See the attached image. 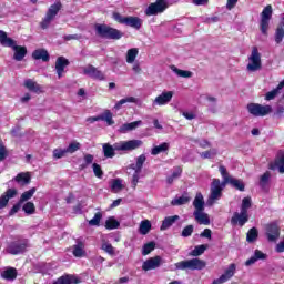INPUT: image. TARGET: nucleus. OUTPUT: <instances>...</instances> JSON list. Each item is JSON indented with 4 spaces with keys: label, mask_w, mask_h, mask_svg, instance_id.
Instances as JSON below:
<instances>
[{
    "label": "nucleus",
    "mask_w": 284,
    "mask_h": 284,
    "mask_svg": "<svg viewBox=\"0 0 284 284\" xmlns=\"http://www.w3.org/2000/svg\"><path fill=\"white\" fill-rule=\"evenodd\" d=\"M172 72H174L178 77H181L182 79H191L192 71H185L176 68V65H171Z\"/></svg>",
    "instance_id": "nucleus-39"
},
{
    "label": "nucleus",
    "mask_w": 284,
    "mask_h": 284,
    "mask_svg": "<svg viewBox=\"0 0 284 284\" xmlns=\"http://www.w3.org/2000/svg\"><path fill=\"white\" fill-rule=\"evenodd\" d=\"M256 239H258V230L256 227H252L246 234V241L247 243H254Z\"/></svg>",
    "instance_id": "nucleus-45"
},
{
    "label": "nucleus",
    "mask_w": 284,
    "mask_h": 284,
    "mask_svg": "<svg viewBox=\"0 0 284 284\" xmlns=\"http://www.w3.org/2000/svg\"><path fill=\"white\" fill-rule=\"evenodd\" d=\"M154 247H156V243L154 242H149L144 244L142 247V256H148V254L154 252Z\"/></svg>",
    "instance_id": "nucleus-50"
},
{
    "label": "nucleus",
    "mask_w": 284,
    "mask_h": 284,
    "mask_svg": "<svg viewBox=\"0 0 284 284\" xmlns=\"http://www.w3.org/2000/svg\"><path fill=\"white\" fill-rule=\"evenodd\" d=\"M2 278H6L7 281H14L17 278V268L9 267L2 273Z\"/></svg>",
    "instance_id": "nucleus-40"
},
{
    "label": "nucleus",
    "mask_w": 284,
    "mask_h": 284,
    "mask_svg": "<svg viewBox=\"0 0 284 284\" xmlns=\"http://www.w3.org/2000/svg\"><path fill=\"white\" fill-rule=\"evenodd\" d=\"M139 125H143V121L139 120L131 123H124L120 126L119 132L120 134H128V132H132V130H136Z\"/></svg>",
    "instance_id": "nucleus-21"
},
{
    "label": "nucleus",
    "mask_w": 284,
    "mask_h": 284,
    "mask_svg": "<svg viewBox=\"0 0 284 284\" xmlns=\"http://www.w3.org/2000/svg\"><path fill=\"white\" fill-rule=\"evenodd\" d=\"M13 181H16V183H18L19 185H30V181H31V178H30V173L28 172H21L19 173L14 179Z\"/></svg>",
    "instance_id": "nucleus-30"
},
{
    "label": "nucleus",
    "mask_w": 284,
    "mask_h": 284,
    "mask_svg": "<svg viewBox=\"0 0 284 284\" xmlns=\"http://www.w3.org/2000/svg\"><path fill=\"white\" fill-rule=\"evenodd\" d=\"M23 212H26L28 215L30 214H34V212H37V207L34 206V203L32 202H27L23 206H22Z\"/></svg>",
    "instance_id": "nucleus-53"
},
{
    "label": "nucleus",
    "mask_w": 284,
    "mask_h": 284,
    "mask_svg": "<svg viewBox=\"0 0 284 284\" xmlns=\"http://www.w3.org/2000/svg\"><path fill=\"white\" fill-rule=\"evenodd\" d=\"M263 68V63L261 61V52H258V48L253 47L251 55L248 57V64L246 65L247 72H258Z\"/></svg>",
    "instance_id": "nucleus-8"
},
{
    "label": "nucleus",
    "mask_w": 284,
    "mask_h": 284,
    "mask_svg": "<svg viewBox=\"0 0 284 284\" xmlns=\"http://www.w3.org/2000/svg\"><path fill=\"white\" fill-rule=\"evenodd\" d=\"M21 205H23V203H21L20 201L17 204H14L9 212V216H14V214H17L19 210H21Z\"/></svg>",
    "instance_id": "nucleus-62"
},
{
    "label": "nucleus",
    "mask_w": 284,
    "mask_h": 284,
    "mask_svg": "<svg viewBox=\"0 0 284 284\" xmlns=\"http://www.w3.org/2000/svg\"><path fill=\"white\" fill-rule=\"evenodd\" d=\"M193 206L195 209V212H203V210H205V200L203 199V194L197 193L195 195Z\"/></svg>",
    "instance_id": "nucleus-31"
},
{
    "label": "nucleus",
    "mask_w": 284,
    "mask_h": 284,
    "mask_svg": "<svg viewBox=\"0 0 284 284\" xmlns=\"http://www.w3.org/2000/svg\"><path fill=\"white\" fill-rule=\"evenodd\" d=\"M193 215L195 221L200 223V225H210V215L203 211H194Z\"/></svg>",
    "instance_id": "nucleus-26"
},
{
    "label": "nucleus",
    "mask_w": 284,
    "mask_h": 284,
    "mask_svg": "<svg viewBox=\"0 0 284 284\" xmlns=\"http://www.w3.org/2000/svg\"><path fill=\"white\" fill-rule=\"evenodd\" d=\"M179 215L168 216L162 221V225L160 227L161 232H165V230H170L176 221H179Z\"/></svg>",
    "instance_id": "nucleus-28"
},
{
    "label": "nucleus",
    "mask_w": 284,
    "mask_h": 284,
    "mask_svg": "<svg viewBox=\"0 0 284 284\" xmlns=\"http://www.w3.org/2000/svg\"><path fill=\"white\" fill-rule=\"evenodd\" d=\"M80 39H83L82 34H68L64 36V41H79Z\"/></svg>",
    "instance_id": "nucleus-63"
},
{
    "label": "nucleus",
    "mask_w": 284,
    "mask_h": 284,
    "mask_svg": "<svg viewBox=\"0 0 284 284\" xmlns=\"http://www.w3.org/2000/svg\"><path fill=\"white\" fill-rule=\"evenodd\" d=\"M136 57H139V49H129L126 52V63H134V61H136Z\"/></svg>",
    "instance_id": "nucleus-42"
},
{
    "label": "nucleus",
    "mask_w": 284,
    "mask_h": 284,
    "mask_svg": "<svg viewBox=\"0 0 284 284\" xmlns=\"http://www.w3.org/2000/svg\"><path fill=\"white\" fill-rule=\"evenodd\" d=\"M83 74L90 77L91 79H97L98 81H103V79H105L103 72L99 71V69H97L94 65H88L84 68Z\"/></svg>",
    "instance_id": "nucleus-16"
},
{
    "label": "nucleus",
    "mask_w": 284,
    "mask_h": 284,
    "mask_svg": "<svg viewBox=\"0 0 284 284\" xmlns=\"http://www.w3.org/2000/svg\"><path fill=\"white\" fill-rule=\"evenodd\" d=\"M125 103H139V98L126 97L124 99H121L120 101L116 102V104L114 105V109L121 110V106L125 105Z\"/></svg>",
    "instance_id": "nucleus-36"
},
{
    "label": "nucleus",
    "mask_w": 284,
    "mask_h": 284,
    "mask_svg": "<svg viewBox=\"0 0 284 284\" xmlns=\"http://www.w3.org/2000/svg\"><path fill=\"white\" fill-rule=\"evenodd\" d=\"M121 190H123V180H121V179L112 180L111 192H113V194H119V192H121Z\"/></svg>",
    "instance_id": "nucleus-38"
},
{
    "label": "nucleus",
    "mask_w": 284,
    "mask_h": 284,
    "mask_svg": "<svg viewBox=\"0 0 284 284\" xmlns=\"http://www.w3.org/2000/svg\"><path fill=\"white\" fill-rule=\"evenodd\" d=\"M193 233L194 225H187L182 230L181 236H183V239H187V236H192Z\"/></svg>",
    "instance_id": "nucleus-58"
},
{
    "label": "nucleus",
    "mask_w": 284,
    "mask_h": 284,
    "mask_svg": "<svg viewBox=\"0 0 284 284\" xmlns=\"http://www.w3.org/2000/svg\"><path fill=\"white\" fill-rule=\"evenodd\" d=\"M98 116L100 121H105L108 125H114V120L112 119V112H110V110L104 111V113Z\"/></svg>",
    "instance_id": "nucleus-41"
},
{
    "label": "nucleus",
    "mask_w": 284,
    "mask_h": 284,
    "mask_svg": "<svg viewBox=\"0 0 284 284\" xmlns=\"http://www.w3.org/2000/svg\"><path fill=\"white\" fill-rule=\"evenodd\" d=\"M120 225H121V223L119 221H116V219H114L113 216L109 217L105 221L106 230H116V229H119Z\"/></svg>",
    "instance_id": "nucleus-46"
},
{
    "label": "nucleus",
    "mask_w": 284,
    "mask_h": 284,
    "mask_svg": "<svg viewBox=\"0 0 284 284\" xmlns=\"http://www.w3.org/2000/svg\"><path fill=\"white\" fill-rule=\"evenodd\" d=\"M65 150H67V154H74V152H77L78 150H81V143L71 142Z\"/></svg>",
    "instance_id": "nucleus-54"
},
{
    "label": "nucleus",
    "mask_w": 284,
    "mask_h": 284,
    "mask_svg": "<svg viewBox=\"0 0 284 284\" xmlns=\"http://www.w3.org/2000/svg\"><path fill=\"white\" fill-rule=\"evenodd\" d=\"M95 34L101 39H111L114 41H119L123 37V32L119 31L115 28H112L108 24H99L94 26Z\"/></svg>",
    "instance_id": "nucleus-3"
},
{
    "label": "nucleus",
    "mask_w": 284,
    "mask_h": 284,
    "mask_svg": "<svg viewBox=\"0 0 284 284\" xmlns=\"http://www.w3.org/2000/svg\"><path fill=\"white\" fill-rule=\"evenodd\" d=\"M172 97H174V92L164 91L154 99L153 105H168L172 101Z\"/></svg>",
    "instance_id": "nucleus-17"
},
{
    "label": "nucleus",
    "mask_w": 284,
    "mask_h": 284,
    "mask_svg": "<svg viewBox=\"0 0 284 284\" xmlns=\"http://www.w3.org/2000/svg\"><path fill=\"white\" fill-rule=\"evenodd\" d=\"M216 154H219V151L216 149H211L200 153V156L201 159H213V156H216Z\"/></svg>",
    "instance_id": "nucleus-55"
},
{
    "label": "nucleus",
    "mask_w": 284,
    "mask_h": 284,
    "mask_svg": "<svg viewBox=\"0 0 284 284\" xmlns=\"http://www.w3.org/2000/svg\"><path fill=\"white\" fill-rule=\"evenodd\" d=\"M247 110L252 116H267V114H272V105L270 104L250 103L247 104Z\"/></svg>",
    "instance_id": "nucleus-9"
},
{
    "label": "nucleus",
    "mask_w": 284,
    "mask_h": 284,
    "mask_svg": "<svg viewBox=\"0 0 284 284\" xmlns=\"http://www.w3.org/2000/svg\"><path fill=\"white\" fill-rule=\"evenodd\" d=\"M81 280L74 275H63L59 277L53 284H79Z\"/></svg>",
    "instance_id": "nucleus-23"
},
{
    "label": "nucleus",
    "mask_w": 284,
    "mask_h": 284,
    "mask_svg": "<svg viewBox=\"0 0 284 284\" xmlns=\"http://www.w3.org/2000/svg\"><path fill=\"white\" fill-rule=\"evenodd\" d=\"M72 254L75 256V258H83V256H85V244L78 241L77 244L73 245Z\"/></svg>",
    "instance_id": "nucleus-27"
},
{
    "label": "nucleus",
    "mask_w": 284,
    "mask_h": 284,
    "mask_svg": "<svg viewBox=\"0 0 284 284\" xmlns=\"http://www.w3.org/2000/svg\"><path fill=\"white\" fill-rule=\"evenodd\" d=\"M145 161H148V156H145V154H141L135 159V164H131L126 168L128 174H130V170H133V175L131 180L133 190H136V185H139L140 174L143 170Z\"/></svg>",
    "instance_id": "nucleus-5"
},
{
    "label": "nucleus",
    "mask_w": 284,
    "mask_h": 284,
    "mask_svg": "<svg viewBox=\"0 0 284 284\" xmlns=\"http://www.w3.org/2000/svg\"><path fill=\"white\" fill-rule=\"evenodd\" d=\"M252 207V197H244L242 200V205H241V211L242 212H247Z\"/></svg>",
    "instance_id": "nucleus-57"
},
{
    "label": "nucleus",
    "mask_w": 284,
    "mask_h": 284,
    "mask_svg": "<svg viewBox=\"0 0 284 284\" xmlns=\"http://www.w3.org/2000/svg\"><path fill=\"white\" fill-rule=\"evenodd\" d=\"M28 248V241H14L11 242L8 247L7 252L8 254H12L13 256H17V254H23L26 250Z\"/></svg>",
    "instance_id": "nucleus-11"
},
{
    "label": "nucleus",
    "mask_w": 284,
    "mask_h": 284,
    "mask_svg": "<svg viewBox=\"0 0 284 284\" xmlns=\"http://www.w3.org/2000/svg\"><path fill=\"white\" fill-rule=\"evenodd\" d=\"M61 8H63L61 0H57L53 4L49 7L44 18L40 22V28H42V30H48V28H50V23H52V21L57 19V14H59Z\"/></svg>",
    "instance_id": "nucleus-6"
},
{
    "label": "nucleus",
    "mask_w": 284,
    "mask_h": 284,
    "mask_svg": "<svg viewBox=\"0 0 284 284\" xmlns=\"http://www.w3.org/2000/svg\"><path fill=\"white\" fill-rule=\"evenodd\" d=\"M168 150H170V144L168 142H163L160 145L153 146L151 150V154H152V156H156V155L161 154L162 152H168Z\"/></svg>",
    "instance_id": "nucleus-35"
},
{
    "label": "nucleus",
    "mask_w": 284,
    "mask_h": 284,
    "mask_svg": "<svg viewBox=\"0 0 284 284\" xmlns=\"http://www.w3.org/2000/svg\"><path fill=\"white\" fill-rule=\"evenodd\" d=\"M163 264V258L161 256L150 257L149 260L144 261L142 264L143 272H150V270H156L161 267Z\"/></svg>",
    "instance_id": "nucleus-14"
},
{
    "label": "nucleus",
    "mask_w": 284,
    "mask_h": 284,
    "mask_svg": "<svg viewBox=\"0 0 284 284\" xmlns=\"http://www.w3.org/2000/svg\"><path fill=\"white\" fill-rule=\"evenodd\" d=\"M114 21H118V23H122L123 26H128L129 28H133L134 30H141V27L143 26V20L139 17H123L120 13L115 12L113 13Z\"/></svg>",
    "instance_id": "nucleus-7"
},
{
    "label": "nucleus",
    "mask_w": 284,
    "mask_h": 284,
    "mask_svg": "<svg viewBox=\"0 0 284 284\" xmlns=\"http://www.w3.org/2000/svg\"><path fill=\"white\" fill-rule=\"evenodd\" d=\"M270 179H272V173H270V171H266L263 175L260 176L258 185L265 192L270 190Z\"/></svg>",
    "instance_id": "nucleus-29"
},
{
    "label": "nucleus",
    "mask_w": 284,
    "mask_h": 284,
    "mask_svg": "<svg viewBox=\"0 0 284 284\" xmlns=\"http://www.w3.org/2000/svg\"><path fill=\"white\" fill-rule=\"evenodd\" d=\"M227 184L235 190H239L240 192H245V183H243V180L231 176V179L227 181Z\"/></svg>",
    "instance_id": "nucleus-34"
},
{
    "label": "nucleus",
    "mask_w": 284,
    "mask_h": 284,
    "mask_svg": "<svg viewBox=\"0 0 284 284\" xmlns=\"http://www.w3.org/2000/svg\"><path fill=\"white\" fill-rule=\"evenodd\" d=\"M101 250H103V252H105L106 254H109V256H115L116 255V250L114 248V246H112L109 242L103 241L102 245H101Z\"/></svg>",
    "instance_id": "nucleus-43"
},
{
    "label": "nucleus",
    "mask_w": 284,
    "mask_h": 284,
    "mask_svg": "<svg viewBox=\"0 0 284 284\" xmlns=\"http://www.w3.org/2000/svg\"><path fill=\"white\" fill-rule=\"evenodd\" d=\"M68 154L65 149H55L53 150V159H63Z\"/></svg>",
    "instance_id": "nucleus-61"
},
{
    "label": "nucleus",
    "mask_w": 284,
    "mask_h": 284,
    "mask_svg": "<svg viewBox=\"0 0 284 284\" xmlns=\"http://www.w3.org/2000/svg\"><path fill=\"white\" fill-rule=\"evenodd\" d=\"M18 192L17 189H9L7 190L1 196H0V210H3L8 206V203L10 202V199H14L17 196Z\"/></svg>",
    "instance_id": "nucleus-18"
},
{
    "label": "nucleus",
    "mask_w": 284,
    "mask_h": 284,
    "mask_svg": "<svg viewBox=\"0 0 284 284\" xmlns=\"http://www.w3.org/2000/svg\"><path fill=\"white\" fill-rule=\"evenodd\" d=\"M183 170L181 168H176L173 173L168 176L166 179V183H169V185H172V183H174V181H176V179H179V176H181Z\"/></svg>",
    "instance_id": "nucleus-49"
},
{
    "label": "nucleus",
    "mask_w": 284,
    "mask_h": 284,
    "mask_svg": "<svg viewBox=\"0 0 284 284\" xmlns=\"http://www.w3.org/2000/svg\"><path fill=\"white\" fill-rule=\"evenodd\" d=\"M37 192V187H32L29 191H26L21 194L19 202L26 203V201H30L32 196H34V193Z\"/></svg>",
    "instance_id": "nucleus-44"
},
{
    "label": "nucleus",
    "mask_w": 284,
    "mask_h": 284,
    "mask_svg": "<svg viewBox=\"0 0 284 284\" xmlns=\"http://www.w3.org/2000/svg\"><path fill=\"white\" fill-rule=\"evenodd\" d=\"M102 219H103V214L101 212H98L94 214L93 219L89 221V225L98 227Z\"/></svg>",
    "instance_id": "nucleus-52"
},
{
    "label": "nucleus",
    "mask_w": 284,
    "mask_h": 284,
    "mask_svg": "<svg viewBox=\"0 0 284 284\" xmlns=\"http://www.w3.org/2000/svg\"><path fill=\"white\" fill-rule=\"evenodd\" d=\"M234 274H236V264H231V265H229V267L225 270L224 274H222V276H223L226 281H230V278H232V276H234Z\"/></svg>",
    "instance_id": "nucleus-47"
},
{
    "label": "nucleus",
    "mask_w": 284,
    "mask_h": 284,
    "mask_svg": "<svg viewBox=\"0 0 284 284\" xmlns=\"http://www.w3.org/2000/svg\"><path fill=\"white\" fill-rule=\"evenodd\" d=\"M0 44L3 45V48L12 49L17 45V41L8 37V33L6 31L0 30Z\"/></svg>",
    "instance_id": "nucleus-20"
},
{
    "label": "nucleus",
    "mask_w": 284,
    "mask_h": 284,
    "mask_svg": "<svg viewBox=\"0 0 284 284\" xmlns=\"http://www.w3.org/2000/svg\"><path fill=\"white\" fill-rule=\"evenodd\" d=\"M6 156H8V151L6 150V145L0 143V161H6Z\"/></svg>",
    "instance_id": "nucleus-64"
},
{
    "label": "nucleus",
    "mask_w": 284,
    "mask_h": 284,
    "mask_svg": "<svg viewBox=\"0 0 284 284\" xmlns=\"http://www.w3.org/2000/svg\"><path fill=\"white\" fill-rule=\"evenodd\" d=\"M190 203V196L182 195L171 201V205H187Z\"/></svg>",
    "instance_id": "nucleus-48"
},
{
    "label": "nucleus",
    "mask_w": 284,
    "mask_h": 284,
    "mask_svg": "<svg viewBox=\"0 0 284 284\" xmlns=\"http://www.w3.org/2000/svg\"><path fill=\"white\" fill-rule=\"evenodd\" d=\"M220 173L223 181L221 182L219 179H213L211 183L210 195L206 201V204L210 206L214 205L216 201H220L221 196H223V190H225L227 185V181L232 178V175L227 173V169L223 165L220 166Z\"/></svg>",
    "instance_id": "nucleus-2"
},
{
    "label": "nucleus",
    "mask_w": 284,
    "mask_h": 284,
    "mask_svg": "<svg viewBox=\"0 0 284 284\" xmlns=\"http://www.w3.org/2000/svg\"><path fill=\"white\" fill-rule=\"evenodd\" d=\"M70 65V61L65 59L64 57H59L55 61V71L58 74V79H61L63 77V72H65V68Z\"/></svg>",
    "instance_id": "nucleus-19"
},
{
    "label": "nucleus",
    "mask_w": 284,
    "mask_h": 284,
    "mask_svg": "<svg viewBox=\"0 0 284 284\" xmlns=\"http://www.w3.org/2000/svg\"><path fill=\"white\" fill-rule=\"evenodd\" d=\"M93 173L98 179H103V170L101 169V165L98 163H93Z\"/></svg>",
    "instance_id": "nucleus-60"
},
{
    "label": "nucleus",
    "mask_w": 284,
    "mask_h": 284,
    "mask_svg": "<svg viewBox=\"0 0 284 284\" xmlns=\"http://www.w3.org/2000/svg\"><path fill=\"white\" fill-rule=\"evenodd\" d=\"M270 19H272V6H266L261 14V32L262 34H267L270 30Z\"/></svg>",
    "instance_id": "nucleus-12"
},
{
    "label": "nucleus",
    "mask_w": 284,
    "mask_h": 284,
    "mask_svg": "<svg viewBox=\"0 0 284 284\" xmlns=\"http://www.w3.org/2000/svg\"><path fill=\"white\" fill-rule=\"evenodd\" d=\"M270 170H277L280 174H284V155L278 156L270 164Z\"/></svg>",
    "instance_id": "nucleus-32"
},
{
    "label": "nucleus",
    "mask_w": 284,
    "mask_h": 284,
    "mask_svg": "<svg viewBox=\"0 0 284 284\" xmlns=\"http://www.w3.org/2000/svg\"><path fill=\"white\" fill-rule=\"evenodd\" d=\"M32 59H36V61H50V53H48V50L45 49H37L32 53Z\"/></svg>",
    "instance_id": "nucleus-22"
},
{
    "label": "nucleus",
    "mask_w": 284,
    "mask_h": 284,
    "mask_svg": "<svg viewBox=\"0 0 284 284\" xmlns=\"http://www.w3.org/2000/svg\"><path fill=\"white\" fill-rule=\"evenodd\" d=\"M93 162H94V155L85 154L84 155V164L81 165L82 170H85V168H88V165H92Z\"/></svg>",
    "instance_id": "nucleus-59"
},
{
    "label": "nucleus",
    "mask_w": 284,
    "mask_h": 284,
    "mask_svg": "<svg viewBox=\"0 0 284 284\" xmlns=\"http://www.w3.org/2000/svg\"><path fill=\"white\" fill-rule=\"evenodd\" d=\"M206 265L207 263L204 260L194 257L191 260L180 261L174 264V267L175 270H182L184 272H186V270H191V272H201V270H205Z\"/></svg>",
    "instance_id": "nucleus-4"
},
{
    "label": "nucleus",
    "mask_w": 284,
    "mask_h": 284,
    "mask_svg": "<svg viewBox=\"0 0 284 284\" xmlns=\"http://www.w3.org/2000/svg\"><path fill=\"white\" fill-rule=\"evenodd\" d=\"M12 50L14 51V53H13L14 61H21L22 59H26V54H28V49L26 47L16 44L12 48Z\"/></svg>",
    "instance_id": "nucleus-25"
},
{
    "label": "nucleus",
    "mask_w": 284,
    "mask_h": 284,
    "mask_svg": "<svg viewBox=\"0 0 284 284\" xmlns=\"http://www.w3.org/2000/svg\"><path fill=\"white\" fill-rule=\"evenodd\" d=\"M284 39V29L283 27H277L275 31V43H282Z\"/></svg>",
    "instance_id": "nucleus-56"
},
{
    "label": "nucleus",
    "mask_w": 284,
    "mask_h": 284,
    "mask_svg": "<svg viewBox=\"0 0 284 284\" xmlns=\"http://www.w3.org/2000/svg\"><path fill=\"white\" fill-rule=\"evenodd\" d=\"M24 87L27 90H30V92H36L37 94L43 92V88L32 79H27L24 81Z\"/></svg>",
    "instance_id": "nucleus-24"
},
{
    "label": "nucleus",
    "mask_w": 284,
    "mask_h": 284,
    "mask_svg": "<svg viewBox=\"0 0 284 284\" xmlns=\"http://www.w3.org/2000/svg\"><path fill=\"white\" fill-rule=\"evenodd\" d=\"M282 88H284V80L282 82H280L275 89H273L272 91H270L265 94V100L272 101V100L276 99V97H278V94H281Z\"/></svg>",
    "instance_id": "nucleus-33"
},
{
    "label": "nucleus",
    "mask_w": 284,
    "mask_h": 284,
    "mask_svg": "<svg viewBox=\"0 0 284 284\" xmlns=\"http://www.w3.org/2000/svg\"><path fill=\"white\" fill-rule=\"evenodd\" d=\"M205 250H207V245L202 244L194 247L193 251H191L190 256H201L205 253Z\"/></svg>",
    "instance_id": "nucleus-51"
},
{
    "label": "nucleus",
    "mask_w": 284,
    "mask_h": 284,
    "mask_svg": "<svg viewBox=\"0 0 284 284\" xmlns=\"http://www.w3.org/2000/svg\"><path fill=\"white\" fill-rule=\"evenodd\" d=\"M247 221H250V215L245 211L235 212L231 219L232 225L239 224L240 227H243Z\"/></svg>",
    "instance_id": "nucleus-15"
},
{
    "label": "nucleus",
    "mask_w": 284,
    "mask_h": 284,
    "mask_svg": "<svg viewBox=\"0 0 284 284\" xmlns=\"http://www.w3.org/2000/svg\"><path fill=\"white\" fill-rule=\"evenodd\" d=\"M141 145H143L141 140H129L116 142L113 145L104 143L102 150L105 159H114L116 156L115 152H132V150H139Z\"/></svg>",
    "instance_id": "nucleus-1"
},
{
    "label": "nucleus",
    "mask_w": 284,
    "mask_h": 284,
    "mask_svg": "<svg viewBox=\"0 0 284 284\" xmlns=\"http://www.w3.org/2000/svg\"><path fill=\"white\" fill-rule=\"evenodd\" d=\"M168 10V1L166 0H156L155 2L151 3L146 10V17H154L156 14H161Z\"/></svg>",
    "instance_id": "nucleus-10"
},
{
    "label": "nucleus",
    "mask_w": 284,
    "mask_h": 284,
    "mask_svg": "<svg viewBox=\"0 0 284 284\" xmlns=\"http://www.w3.org/2000/svg\"><path fill=\"white\" fill-rule=\"evenodd\" d=\"M151 230H152V223L149 220H143L140 223L139 232L143 236H145V234H149Z\"/></svg>",
    "instance_id": "nucleus-37"
},
{
    "label": "nucleus",
    "mask_w": 284,
    "mask_h": 284,
    "mask_svg": "<svg viewBox=\"0 0 284 284\" xmlns=\"http://www.w3.org/2000/svg\"><path fill=\"white\" fill-rule=\"evenodd\" d=\"M281 237V229L278 224L271 223L266 225V239L270 243H276Z\"/></svg>",
    "instance_id": "nucleus-13"
}]
</instances>
